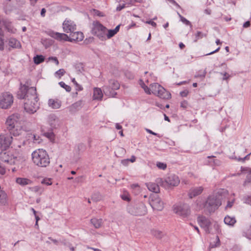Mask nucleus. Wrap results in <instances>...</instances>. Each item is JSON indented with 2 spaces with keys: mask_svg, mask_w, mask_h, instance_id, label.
I'll return each mask as SVG.
<instances>
[{
  "mask_svg": "<svg viewBox=\"0 0 251 251\" xmlns=\"http://www.w3.org/2000/svg\"><path fill=\"white\" fill-rule=\"evenodd\" d=\"M17 96L18 99L24 100V109L27 113L34 114L39 108V98L35 87L21 84Z\"/></svg>",
  "mask_w": 251,
  "mask_h": 251,
  "instance_id": "1",
  "label": "nucleus"
},
{
  "mask_svg": "<svg viewBox=\"0 0 251 251\" xmlns=\"http://www.w3.org/2000/svg\"><path fill=\"white\" fill-rule=\"evenodd\" d=\"M12 134L10 132L0 134V149L1 150H7L11 145V148L15 150L20 148L22 146V143L17 144V137H13Z\"/></svg>",
  "mask_w": 251,
  "mask_h": 251,
  "instance_id": "2",
  "label": "nucleus"
},
{
  "mask_svg": "<svg viewBox=\"0 0 251 251\" xmlns=\"http://www.w3.org/2000/svg\"><path fill=\"white\" fill-rule=\"evenodd\" d=\"M32 160L35 165L39 167H46L50 163V159L47 152L43 149H38L32 154Z\"/></svg>",
  "mask_w": 251,
  "mask_h": 251,
  "instance_id": "3",
  "label": "nucleus"
},
{
  "mask_svg": "<svg viewBox=\"0 0 251 251\" xmlns=\"http://www.w3.org/2000/svg\"><path fill=\"white\" fill-rule=\"evenodd\" d=\"M226 193V191L225 190H220L217 192L218 196L213 195L208 198L204 207L210 212L215 211L221 204L222 194Z\"/></svg>",
  "mask_w": 251,
  "mask_h": 251,
  "instance_id": "4",
  "label": "nucleus"
},
{
  "mask_svg": "<svg viewBox=\"0 0 251 251\" xmlns=\"http://www.w3.org/2000/svg\"><path fill=\"white\" fill-rule=\"evenodd\" d=\"M20 119V115L19 113H14L8 116L6 119V127L9 132L13 134V137H17L21 134V129L15 127V125Z\"/></svg>",
  "mask_w": 251,
  "mask_h": 251,
  "instance_id": "5",
  "label": "nucleus"
},
{
  "mask_svg": "<svg viewBox=\"0 0 251 251\" xmlns=\"http://www.w3.org/2000/svg\"><path fill=\"white\" fill-rule=\"evenodd\" d=\"M120 88V84L115 79H110L109 84L103 87V91L105 95L114 97L117 95L116 90Z\"/></svg>",
  "mask_w": 251,
  "mask_h": 251,
  "instance_id": "6",
  "label": "nucleus"
},
{
  "mask_svg": "<svg viewBox=\"0 0 251 251\" xmlns=\"http://www.w3.org/2000/svg\"><path fill=\"white\" fill-rule=\"evenodd\" d=\"M93 26L92 33L101 41L105 40L106 39L105 33L106 28L98 21L94 22Z\"/></svg>",
  "mask_w": 251,
  "mask_h": 251,
  "instance_id": "7",
  "label": "nucleus"
},
{
  "mask_svg": "<svg viewBox=\"0 0 251 251\" xmlns=\"http://www.w3.org/2000/svg\"><path fill=\"white\" fill-rule=\"evenodd\" d=\"M173 211L183 218H188L191 214L189 206L185 204H176L173 206Z\"/></svg>",
  "mask_w": 251,
  "mask_h": 251,
  "instance_id": "8",
  "label": "nucleus"
},
{
  "mask_svg": "<svg viewBox=\"0 0 251 251\" xmlns=\"http://www.w3.org/2000/svg\"><path fill=\"white\" fill-rule=\"evenodd\" d=\"M13 103V97L9 92H4L2 94L0 100V107L6 109L11 107Z\"/></svg>",
  "mask_w": 251,
  "mask_h": 251,
  "instance_id": "9",
  "label": "nucleus"
},
{
  "mask_svg": "<svg viewBox=\"0 0 251 251\" xmlns=\"http://www.w3.org/2000/svg\"><path fill=\"white\" fill-rule=\"evenodd\" d=\"M150 204L153 209L162 210L164 206V203L159 197L156 194L151 196Z\"/></svg>",
  "mask_w": 251,
  "mask_h": 251,
  "instance_id": "10",
  "label": "nucleus"
},
{
  "mask_svg": "<svg viewBox=\"0 0 251 251\" xmlns=\"http://www.w3.org/2000/svg\"><path fill=\"white\" fill-rule=\"evenodd\" d=\"M180 182L179 178L175 174H171L164 181L162 185L165 188H168L171 186H177Z\"/></svg>",
  "mask_w": 251,
  "mask_h": 251,
  "instance_id": "11",
  "label": "nucleus"
},
{
  "mask_svg": "<svg viewBox=\"0 0 251 251\" xmlns=\"http://www.w3.org/2000/svg\"><path fill=\"white\" fill-rule=\"evenodd\" d=\"M3 26L10 33H15L16 31V29L12 26L11 22L8 19L3 18L0 15V30H2Z\"/></svg>",
  "mask_w": 251,
  "mask_h": 251,
  "instance_id": "12",
  "label": "nucleus"
},
{
  "mask_svg": "<svg viewBox=\"0 0 251 251\" xmlns=\"http://www.w3.org/2000/svg\"><path fill=\"white\" fill-rule=\"evenodd\" d=\"M129 212L132 215L141 216L146 214L147 209L144 204H141L138 206L129 208Z\"/></svg>",
  "mask_w": 251,
  "mask_h": 251,
  "instance_id": "13",
  "label": "nucleus"
},
{
  "mask_svg": "<svg viewBox=\"0 0 251 251\" xmlns=\"http://www.w3.org/2000/svg\"><path fill=\"white\" fill-rule=\"evenodd\" d=\"M47 34L50 37L58 41H69V36L65 33H61L55 32L53 30H49L48 31Z\"/></svg>",
  "mask_w": 251,
  "mask_h": 251,
  "instance_id": "14",
  "label": "nucleus"
},
{
  "mask_svg": "<svg viewBox=\"0 0 251 251\" xmlns=\"http://www.w3.org/2000/svg\"><path fill=\"white\" fill-rule=\"evenodd\" d=\"M63 31L66 33L73 32L76 29V25L71 20H65L63 23Z\"/></svg>",
  "mask_w": 251,
  "mask_h": 251,
  "instance_id": "15",
  "label": "nucleus"
},
{
  "mask_svg": "<svg viewBox=\"0 0 251 251\" xmlns=\"http://www.w3.org/2000/svg\"><path fill=\"white\" fill-rule=\"evenodd\" d=\"M0 152V160L4 162L12 164L14 162V157L6 150H1Z\"/></svg>",
  "mask_w": 251,
  "mask_h": 251,
  "instance_id": "16",
  "label": "nucleus"
},
{
  "mask_svg": "<svg viewBox=\"0 0 251 251\" xmlns=\"http://www.w3.org/2000/svg\"><path fill=\"white\" fill-rule=\"evenodd\" d=\"M83 38L84 36L82 32L74 31L73 32L70 33V36H69V41L71 42L73 41L79 42L82 41Z\"/></svg>",
  "mask_w": 251,
  "mask_h": 251,
  "instance_id": "17",
  "label": "nucleus"
},
{
  "mask_svg": "<svg viewBox=\"0 0 251 251\" xmlns=\"http://www.w3.org/2000/svg\"><path fill=\"white\" fill-rule=\"evenodd\" d=\"M160 89L157 90L158 93L156 95L162 99H166L168 100L171 99V93L167 91L163 87L161 86L160 87Z\"/></svg>",
  "mask_w": 251,
  "mask_h": 251,
  "instance_id": "18",
  "label": "nucleus"
},
{
  "mask_svg": "<svg viewBox=\"0 0 251 251\" xmlns=\"http://www.w3.org/2000/svg\"><path fill=\"white\" fill-rule=\"evenodd\" d=\"M58 120L57 117L54 115H50L48 118V123L50 125V129L53 130L56 128L58 125Z\"/></svg>",
  "mask_w": 251,
  "mask_h": 251,
  "instance_id": "19",
  "label": "nucleus"
},
{
  "mask_svg": "<svg viewBox=\"0 0 251 251\" xmlns=\"http://www.w3.org/2000/svg\"><path fill=\"white\" fill-rule=\"evenodd\" d=\"M203 188L202 186L195 187L191 189L188 193L189 197L193 198L200 195L203 191Z\"/></svg>",
  "mask_w": 251,
  "mask_h": 251,
  "instance_id": "20",
  "label": "nucleus"
},
{
  "mask_svg": "<svg viewBox=\"0 0 251 251\" xmlns=\"http://www.w3.org/2000/svg\"><path fill=\"white\" fill-rule=\"evenodd\" d=\"M8 45L12 49H20L21 44L17 39L15 38H10L8 39Z\"/></svg>",
  "mask_w": 251,
  "mask_h": 251,
  "instance_id": "21",
  "label": "nucleus"
},
{
  "mask_svg": "<svg viewBox=\"0 0 251 251\" xmlns=\"http://www.w3.org/2000/svg\"><path fill=\"white\" fill-rule=\"evenodd\" d=\"M91 223L95 228H100L103 226V220L101 218H93L91 219Z\"/></svg>",
  "mask_w": 251,
  "mask_h": 251,
  "instance_id": "22",
  "label": "nucleus"
},
{
  "mask_svg": "<svg viewBox=\"0 0 251 251\" xmlns=\"http://www.w3.org/2000/svg\"><path fill=\"white\" fill-rule=\"evenodd\" d=\"M48 104L52 108L58 109L61 106V102L58 100L50 99L48 101Z\"/></svg>",
  "mask_w": 251,
  "mask_h": 251,
  "instance_id": "23",
  "label": "nucleus"
},
{
  "mask_svg": "<svg viewBox=\"0 0 251 251\" xmlns=\"http://www.w3.org/2000/svg\"><path fill=\"white\" fill-rule=\"evenodd\" d=\"M103 97L101 90L99 88L94 89L93 98L94 100H101Z\"/></svg>",
  "mask_w": 251,
  "mask_h": 251,
  "instance_id": "24",
  "label": "nucleus"
},
{
  "mask_svg": "<svg viewBox=\"0 0 251 251\" xmlns=\"http://www.w3.org/2000/svg\"><path fill=\"white\" fill-rule=\"evenodd\" d=\"M147 186L151 191L155 193H157L159 192V187L158 185L155 183L150 182L147 184Z\"/></svg>",
  "mask_w": 251,
  "mask_h": 251,
  "instance_id": "25",
  "label": "nucleus"
},
{
  "mask_svg": "<svg viewBox=\"0 0 251 251\" xmlns=\"http://www.w3.org/2000/svg\"><path fill=\"white\" fill-rule=\"evenodd\" d=\"M16 182L17 183L22 186H25L31 183V181L30 179L21 177L17 178L16 179Z\"/></svg>",
  "mask_w": 251,
  "mask_h": 251,
  "instance_id": "26",
  "label": "nucleus"
},
{
  "mask_svg": "<svg viewBox=\"0 0 251 251\" xmlns=\"http://www.w3.org/2000/svg\"><path fill=\"white\" fill-rule=\"evenodd\" d=\"M80 105V103L79 102L73 104L69 107L70 112L72 114L75 113L78 110Z\"/></svg>",
  "mask_w": 251,
  "mask_h": 251,
  "instance_id": "27",
  "label": "nucleus"
},
{
  "mask_svg": "<svg viewBox=\"0 0 251 251\" xmlns=\"http://www.w3.org/2000/svg\"><path fill=\"white\" fill-rule=\"evenodd\" d=\"M45 60V57L42 55H36L33 58V61L35 64L38 65L43 62Z\"/></svg>",
  "mask_w": 251,
  "mask_h": 251,
  "instance_id": "28",
  "label": "nucleus"
},
{
  "mask_svg": "<svg viewBox=\"0 0 251 251\" xmlns=\"http://www.w3.org/2000/svg\"><path fill=\"white\" fill-rule=\"evenodd\" d=\"M161 86L157 83L151 84V91L152 93L156 95L158 93L157 90L160 89L159 88Z\"/></svg>",
  "mask_w": 251,
  "mask_h": 251,
  "instance_id": "29",
  "label": "nucleus"
},
{
  "mask_svg": "<svg viewBox=\"0 0 251 251\" xmlns=\"http://www.w3.org/2000/svg\"><path fill=\"white\" fill-rule=\"evenodd\" d=\"M198 222L201 226L208 227L210 225L209 221L204 217H200L198 219Z\"/></svg>",
  "mask_w": 251,
  "mask_h": 251,
  "instance_id": "30",
  "label": "nucleus"
},
{
  "mask_svg": "<svg viewBox=\"0 0 251 251\" xmlns=\"http://www.w3.org/2000/svg\"><path fill=\"white\" fill-rule=\"evenodd\" d=\"M224 222L226 224L233 226L236 222V220L234 218L229 216H226L225 218Z\"/></svg>",
  "mask_w": 251,
  "mask_h": 251,
  "instance_id": "31",
  "label": "nucleus"
},
{
  "mask_svg": "<svg viewBox=\"0 0 251 251\" xmlns=\"http://www.w3.org/2000/svg\"><path fill=\"white\" fill-rule=\"evenodd\" d=\"M4 32L3 30H0V50H3L4 48Z\"/></svg>",
  "mask_w": 251,
  "mask_h": 251,
  "instance_id": "32",
  "label": "nucleus"
},
{
  "mask_svg": "<svg viewBox=\"0 0 251 251\" xmlns=\"http://www.w3.org/2000/svg\"><path fill=\"white\" fill-rule=\"evenodd\" d=\"M43 134L45 137L49 139H51L53 138L54 136V134L53 132V130L50 128L48 131H44Z\"/></svg>",
  "mask_w": 251,
  "mask_h": 251,
  "instance_id": "33",
  "label": "nucleus"
},
{
  "mask_svg": "<svg viewBox=\"0 0 251 251\" xmlns=\"http://www.w3.org/2000/svg\"><path fill=\"white\" fill-rule=\"evenodd\" d=\"M29 138L32 139L34 143H39L41 140L39 136L33 134H30Z\"/></svg>",
  "mask_w": 251,
  "mask_h": 251,
  "instance_id": "34",
  "label": "nucleus"
},
{
  "mask_svg": "<svg viewBox=\"0 0 251 251\" xmlns=\"http://www.w3.org/2000/svg\"><path fill=\"white\" fill-rule=\"evenodd\" d=\"M152 234L156 238H159V239L161 238L163 236V234L161 231H160L159 230H152Z\"/></svg>",
  "mask_w": 251,
  "mask_h": 251,
  "instance_id": "35",
  "label": "nucleus"
},
{
  "mask_svg": "<svg viewBox=\"0 0 251 251\" xmlns=\"http://www.w3.org/2000/svg\"><path fill=\"white\" fill-rule=\"evenodd\" d=\"M178 15L180 19V21L183 23H184L186 25H190L191 27H192V24H191V22L187 20L185 18L183 17L182 15H181L178 13Z\"/></svg>",
  "mask_w": 251,
  "mask_h": 251,
  "instance_id": "36",
  "label": "nucleus"
},
{
  "mask_svg": "<svg viewBox=\"0 0 251 251\" xmlns=\"http://www.w3.org/2000/svg\"><path fill=\"white\" fill-rule=\"evenodd\" d=\"M59 84L61 87L64 88L67 92H70L71 91V87L66 84L64 82L60 81L59 82Z\"/></svg>",
  "mask_w": 251,
  "mask_h": 251,
  "instance_id": "37",
  "label": "nucleus"
},
{
  "mask_svg": "<svg viewBox=\"0 0 251 251\" xmlns=\"http://www.w3.org/2000/svg\"><path fill=\"white\" fill-rule=\"evenodd\" d=\"M121 198L124 201H130V195L128 192L124 191L121 195Z\"/></svg>",
  "mask_w": 251,
  "mask_h": 251,
  "instance_id": "38",
  "label": "nucleus"
},
{
  "mask_svg": "<svg viewBox=\"0 0 251 251\" xmlns=\"http://www.w3.org/2000/svg\"><path fill=\"white\" fill-rule=\"evenodd\" d=\"M32 191L35 193H38L39 195H41L43 192V190L40 186H34L32 188Z\"/></svg>",
  "mask_w": 251,
  "mask_h": 251,
  "instance_id": "39",
  "label": "nucleus"
},
{
  "mask_svg": "<svg viewBox=\"0 0 251 251\" xmlns=\"http://www.w3.org/2000/svg\"><path fill=\"white\" fill-rule=\"evenodd\" d=\"M42 184H46L47 185H50L52 184V179L50 178H44L41 181Z\"/></svg>",
  "mask_w": 251,
  "mask_h": 251,
  "instance_id": "40",
  "label": "nucleus"
},
{
  "mask_svg": "<svg viewBox=\"0 0 251 251\" xmlns=\"http://www.w3.org/2000/svg\"><path fill=\"white\" fill-rule=\"evenodd\" d=\"M72 81L75 85L76 90H77V91H81V90H82L83 87H82L81 85H79V84L77 83V82L76 81V80H75V78H73L72 79Z\"/></svg>",
  "mask_w": 251,
  "mask_h": 251,
  "instance_id": "41",
  "label": "nucleus"
},
{
  "mask_svg": "<svg viewBox=\"0 0 251 251\" xmlns=\"http://www.w3.org/2000/svg\"><path fill=\"white\" fill-rule=\"evenodd\" d=\"M116 33L113 29H110L108 31V33L106 34V38L110 39L113 37Z\"/></svg>",
  "mask_w": 251,
  "mask_h": 251,
  "instance_id": "42",
  "label": "nucleus"
},
{
  "mask_svg": "<svg viewBox=\"0 0 251 251\" xmlns=\"http://www.w3.org/2000/svg\"><path fill=\"white\" fill-rule=\"evenodd\" d=\"M156 166L158 168L163 170H164L167 168L166 164L162 162H157Z\"/></svg>",
  "mask_w": 251,
  "mask_h": 251,
  "instance_id": "43",
  "label": "nucleus"
},
{
  "mask_svg": "<svg viewBox=\"0 0 251 251\" xmlns=\"http://www.w3.org/2000/svg\"><path fill=\"white\" fill-rule=\"evenodd\" d=\"M204 35L201 31H197L195 35V41H197L199 39L202 38Z\"/></svg>",
  "mask_w": 251,
  "mask_h": 251,
  "instance_id": "44",
  "label": "nucleus"
},
{
  "mask_svg": "<svg viewBox=\"0 0 251 251\" xmlns=\"http://www.w3.org/2000/svg\"><path fill=\"white\" fill-rule=\"evenodd\" d=\"M142 87L144 89L145 93L147 94L150 95L151 94L150 88L147 86L145 85L144 83L142 85Z\"/></svg>",
  "mask_w": 251,
  "mask_h": 251,
  "instance_id": "45",
  "label": "nucleus"
},
{
  "mask_svg": "<svg viewBox=\"0 0 251 251\" xmlns=\"http://www.w3.org/2000/svg\"><path fill=\"white\" fill-rule=\"evenodd\" d=\"M93 11H94V14L95 15H97L99 17H104V14L102 12H101L98 10L93 9Z\"/></svg>",
  "mask_w": 251,
  "mask_h": 251,
  "instance_id": "46",
  "label": "nucleus"
},
{
  "mask_svg": "<svg viewBox=\"0 0 251 251\" xmlns=\"http://www.w3.org/2000/svg\"><path fill=\"white\" fill-rule=\"evenodd\" d=\"M251 153H249L248 154H247L246 156H245L244 157H238V158H237V160L238 161H242V162H244V161L245 160H248L250 158V156L251 155Z\"/></svg>",
  "mask_w": 251,
  "mask_h": 251,
  "instance_id": "47",
  "label": "nucleus"
},
{
  "mask_svg": "<svg viewBox=\"0 0 251 251\" xmlns=\"http://www.w3.org/2000/svg\"><path fill=\"white\" fill-rule=\"evenodd\" d=\"M12 10L13 8L10 7V5L8 4H7L4 8V11L6 14H9Z\"/></svg>",
  "mask_w": 251,
  "mask_h": 251,
  "instance_id": "48",
  "label": "nucleus"
},
{
  "mask_svg": "<svg viewBox=\"0 0 251 251\" xmlns=\"http://www.w3.org/2000/svg\"><path fill=\"white\" fill-rule=\"evenodd\" d=\"M49 60L53 61L57 65L59 64V61H58L57 57H53V56L49 57Z\"/></svg>",
  "mask_w": 251,
  "mask_h": 251,
  "instance_id": "49",
  "label": "nucleus"
},
{
  "mask_svg": "<svg viewBox=\"0 0 251 251\" xmlns=\"http://www.w3.org/2000/svg\"><path fill=\"white\" fill-rule=\"evenodd\" d=\"M65 73V71L64 69H59L58 71L56 72V74L59 75L60 76H61L64 75Z\"/></svg>",
  "mask_w": 251,
  "mask_h": 251,
  "instance_id": "50",
  "label": "nucleus"
},
{
  "mask_svg": "<svg viewBox=\"0 0 251 251\" xmlns=\"http://www.w3.org/2000/svg\"><path fill=\"white\" fill-rule=\"evenodd\" d=\"M146 131L148 133H150V134H151L152 135L157 136L158 137H159V138L161 137V136L159 134H158L157 133H155V132H154L153 131H152V130H150L149 129H146Z\"/></svg>",
  "mask_w": 251,
  "mask_h": 251,
  "instance_id": "51",
  "label": "nucleus"
},
{
  "mask_svg": "<svg viewBox=\"0 0 251 251\" xmlns=\"http://www.w3.org/2000/svg\"><path fill=\"white\" fill-rule=\"evenodd\" d=\"M187 106L188 102L186 100H183L180 103V106L183 108H187Z\"/></svg>",
  "mask_w": 251,
  "mask_h": 251,
  "instance_id": "52",
  "label": "nucleus"
},
{
  "mask_svg": "<svg viewBox=\"0 0 251 251\" xmlns=\"http://www.w3.org/2000/svg\"><path fill=\"white\" fill-rule=\"evenodd\" d=\"M241 171L242 172H244L245 173H251V169L249 168H247V167H246V168L241 167Z\"/></svg>",
  "mask_w": 251,
  "mask_h": 251,
  "instance_id": "53",
  "label": "nucleus"
},
{
  "mask_svg": "<svg viewBox=\"0 0 251 251\" xmlns=\"http://www.w3.org/2000/svg\"><path fill=\"white\" fill-rule=\"evenodd\" d=\"M146 24H149V25H151L152 26L155 27L157 25L156 23H155L154 22L151 21V20H150V21H147L146 22Z\"/></svg>",
  "mask_w": 251,
  "mask_h": 251,
  "instance_id": "54",
  "label": "nucleus"
},
{
  "mask_svg": "<svg viewBox=\"0 0 251 251\" xmlns=\"http://www.w3.org/2000/svg\"><path fill=\"white\" fill-rule=\"evenodd\" d=\"M131 188L133 189H135L137 190V193H139L140 192V187L137 184L132 185Z\"/></svg>",
  "mask_w": 251,
  "mask_h": 251,
  "instance_id": "55",
  "label": "nucleus"
},
{
  "mask_svg": "<svg viewBox=\"0 0 251 251\" xmlns=\"http://www.w3.org/2000/svg\"><path fill=\"white\" fill-rule=\"evenodd\" d=\"M129 163L128 159H123L121 161V163L124 166H127Z\"/></svg>",
  "mask_w": 251,
  "mask_h": 251,
  "instance_id": "56",
  "label": "nucleus"
},
{
  "mask_svg": "<svg viewBox=\"0 0 251 251\" xmlns=\"http://www.w3.org/2000/svg\"><path fill=\"white\" fill-rule=\"evenodd\" d=\"M188 91L185 90V91L180 92V95L182 97H186L188 95Z\"/></svg>",
  "mask_w": 251,
  "mask_h": 251,
  "instance_id": "57",
  "label": "nucleus"
},
{
  "mask_svg": "<svg viewBox=\"0 0 251 251\" xmlns=\"http://www.w3.org/2000/svg\"><path fill=\"white\" fill-rule=\"evenodd\" d=\"M251 25V23L250 21H247L245 22L243 25V27L244 28H247L249 27Z\"/></svg>",
  "mask_w": 251,
  "mask_h": 251,
  "instance_id": "58",
  "label": "nucleus"
},
{
  "mask_svg": "<svg viewBox=\"0 0 251 251\" xmlns=\"http://www.w3.org/2000/svg\"><path fill=\"white\" fill-rule=\"evenodd\" d=\"M206 74V72L205 71H204L202 72L201 74H199L198 75L197 77H204L205 76V75Z\"/></svg>",
  "mask_w": 251,
  "mask_h": 251,
  "instance_id": "59",
  "label": "nucleus"
},
{
  "mask_svg": "<svg viewBox=\"0 0 251 251\" xmlns=\"http://www.w3.org/2000/svg\"><path fill=\"white\" fill-rule=\"evenodd\" d=\"M46 12V9L45 8H43L41 11V16L43 17H44L45 16Z\"/></svg>",
  "mask_w": 251,
  "mask_h": 251,
  "instance_id": "60",
  "label": "nucleus"
},
{
  "mask_svg": "<svg viewBox=\"0 0 251 251\" xmlns=\"http://www.w3.org/2000/svg\"><path fill=\"white\" fill-rule=\"evenodd\" d=\"M136 160V157L134 155H132L130 159H128L129 162H134Z\"/></svg>",
  "mask_w": 251,
  "mask_h": 251,
  "instance_id": "61",
  "label": "nucleus"
},
{
  "mask_svg": "<svg viewBox=\"0 0 251 251\" xmlns=\"http://www.w3.org/2000/svg\"><path fill=\"white\" fill-rule=\"evenodd\" d=\"M213 163L215 165H219L220 164V161L217 159H213Z\"/></svg>",
  "mask_w": 251,
  "mask_h": 251,
  "instance_id": "62",
  "label": "nucleus"
},
{
  "mask_svg": "<svg viewBox=\"0 0 251 251\" xmlns=\"http://www.w3.org/2000/svg\"><path fill=\"white\" fill-rule=\"evenodd\" d=\"M246 202L251 205V196L246 199Z\"/></svg>",
  "mask_w": 251,
  "mask_h": 251,
  "instance_id": "63",
  "label": "nucleus"
},
{
  "mask_svg": "<svg viewBox=\"0 0 251 251\" xmlns=\"http://www.w3.org/2000/svg\"><path fill=\"white\" fill-rule=\"evenodd\" d=\"M247 181L251 183V174H249L247 176Z\"/></svg>",
  "mask_w": 251,
  "mask_h": 251,
  "instance_id": "64",
  "label": "nucleus"
}]
</instances>
